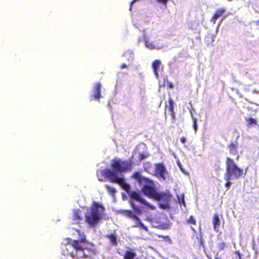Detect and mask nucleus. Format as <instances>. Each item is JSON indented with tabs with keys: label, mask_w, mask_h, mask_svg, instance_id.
<instances>
[{
	"label": "nucleus",
	"mask_w": 259,
	"mask_h": 259,
	"mask_svg": "<svg viewBox=\"0 0 259 259\" xmlns=\"http://www.w3.org/2000/svg\"><path fill=\"white\" fill-rule=\"evenodd\" d=\"M170 115L173 119L176 118L175 114L174 111L170 112Z\"/></svg>",
	"instance_id": "obj_30"
},
{
	"label": "nucleus",
	"mask_w": 259,
	"mask_h": 259,
	"mask_svg": "<svg viewBox=\"0 0 259 259\" xmlns=\"http://www.w3.org/2000/svg\"><path fill=\"white\" fill-rule=\"evenodd\" d=\"M105 188L106 189L107 192L112 196H114L116 193L115 189L111 187L108 185L105 186Z\"/></svg>",
	"instance_id": "obj_20"
},
{
	"label": "nucleus",
	"mask_w": 259,
	"mask_h": 259,
	"mask_svg": "<svg viewBox=\"0 0 259 259\" xmlns=\"http://www.w3.org/2000/svg\"><path fill=\"white\" fill-rule=\"evenodd\" d=\"M162 85H163V86L166 85L167 87L169 89H171L174 87L173 84L171 82H169L168 80L166 78L164 79V82Z\"/></svg>",
	"instance_id": "obj_24"
},
{
	"label": "nucleus",
	"mask_w": 259,
	"mask_h": 259,
	"mask_svg": "<svg viewBox=\"0 0 259 259\" xmlns=\"http://www.w3.org/2000/svg\"><path fill=\"white\" fill-rule=\"evenodd\" d=\"M145 46H146V47H147L148 48H149V49H151V50L155 49H160L162 48V47H155L152 42L149 41V40H145Z\"/></svg>",
	"instance_id": "obj_18"
},
{
	"label": "nucleus",
	"mask_w": 259,
	"mask_h": 259,
	"mask_svg": "<svg viewBox=\"0 0 259 259\" xmlns=\"http://www.w3.org/2000/svg\"><path fill=\"white\" fill-rule=\"evenodd\" d=\"M137 1V0H133V1L131 2V7H130V10H131V9H132V5H133V4L134 3H135V2H136Z\"/></svg>",
	"instance_id": "obj_34"
},
{
	"label": "nucleus",
	"mask_w": 259,
	"mask_h": 259,
	"mask_svg": "<svg viewBox=\"0 0 259 259\" xmlns=\"http://www.w3.org/2000/svg\"><path fill=\"white\" fill-rule=\"evenodd\" d=\"M200 243L202 245V240H201Z\"/></svg>",
	"instance_id": "obj_38"
},
{
	"label": "nucleus",
	"mask_w": 259,
	"mask_h": 259,
	"mask_svg": "<svg viewBox=\"0 0 259 259\" xmlns=\"http://www.w3.org/2000/svg\"><path fill=\"white\" fill-rule=\"evenodd\" d=\"M168 109L169 112L174 111V103L171 99L168 100Z\"/></svg>",
	"instance_id": "obj_23"
},
{
	"label": "nucleus",
	"mask_w": 259,
	"mask_h": 259,
	"mask_svg": "<svg viewBox=\"0 0 259 259\" xmlns=\"http://www.w3.org/2000/svg\"><path fill=\"white\" fill-rule=\"evenodd\" d=\"M214 259H220L218 257H215Z\"/></svg>",
	"instance_id": "obj_36"
},
{
	"label": "nucleus",
	"mask_w": 259,
	"mask_h": 259,
	"mask_svg": "<svg viewBox=\"0 0 259 259\" xmlns=\"http://www.w3.org/2000/svg\"><path fill=\"white\" fill-rule=\"evenodd\" d=\"M180 141H181V143H185L186 142V139L185 137H183L181 138Z\"/></svg>",
	"instance_id": "obj_31"
},
{
	"label": "nucleus",
	"mask_w": 259,
	"mask_h": 259,
	"mask_svg": "<svg viewBox=\"0 0 259 259\" xmlns=\"http://www.w3.org/2000/svg\"><path fill=\"white\" fill-rule=\"evenodd\" d=\"M255 23L259 25V20L255 21Z\"/></svg>",
	"instance_id": "obj_35"
},
{
	"label": "nucleus",
	"mask_w": 259,
	"mask_h": 259,
	"mask_svg": "<svg viewBox=\"0 0 259 259\" xmlns=\"http://www.w3.org/2000/svg\"><path fill=\"white\" fill-rule=\"evenodd\" d=\"M104 211L105 208L102 205L96 202H94L90 208V211L85 214L86 222L92 227L96 226L100 220L102 219Z\"/></svg>",
	"instance_id": "obj_3"
},
{
	"label": "nucleus",
	"mask_w": 259,
	"mask_h": 259,
	"mask_svg": "<svg viewBox=\"0 0 259 259\" xmlns=\"http://www.w3.org/2000/svg\"><path fill=\"white\" fill-rule=\"evenodd\" d=\"M225 9L224 8H220L217 10L212 17L211 18L210 20V22L213 24H215L217 19L225 13Z\"/></svg>",
	"instance_id": "obj_13"
},
{
	"label": "nucleus",
	"mask_w": 259,
	"mask_h": 259,
	"mask_svg": "<svg viewBox=\"0 0 259 259\" xmlns=\"http://www.w3.org/2000/svg\"><path fill=\"white\" fill-rule=\"evenodd\" d=\"M246 121H247V124L249 125L257 124L256 120L253 118H246Z\"/></svg>",
	"instance_id": "obj_22"
},
{
	"label": "nucleus",
	"mask_w": 259,
	"mask_h": 259,
	"mask_svg": "<svg viewBox=\"0 0 259 259\" xmlns=\"http://www.w3.org/2000/svg\"><path fill=\"white\" fill-rule=\"evenodd\" d=\"M107 238L110 240L112 245H116L117 244V236L115 231L110 235H107Z\"/></svg>",
	"instance_id": "obj_17"
},
{
	"label": "nucleus",
	"mask_w": 259,
	"mask_h": 259,
	"mask_svg": "<svg viewBox=\"0 0 259 259\" xmlns=\"http://www.w3.org/2000/svg\"><path fill=\"white\" fill-rule=\"evenodd\" d=\"M127 66L124 63L122 64L120 66V68L122 69L123 68H127Z\"/></svg>",
	"instance_id": "obj_32"
},
{
	"label": "nucleus",
	"mask_w": 259,
	"mask_h": 259,
	"mask_svg": "<svg viewBox=\"0 0 259 259\" xmlns=\"http://www.w3.org/2000/svg\"><path fill=\"white\" fill-rule=\"evenodd\" d=\"M136 256V253L133 249L127 250L123 255V259H134Z\"/></svg>",
	"instance_id": "obj_15"
},
{
	"label": "nucleus",
	"mask_w": 259,
	"mask_h": 259,
	"mask_svg": "<svg viewBox=\"0 0 259 259\" xmlns=\"http://www.w3.org/2000/svg\"><path fill=\"white\" fill-rule=\"evenodd\" d=\"M97 175L98 179L100 182H104L108 178L110 182L119 184L128 193L130 198V204L133 210L120 209L118 212L134 221V227H139L148 231L147 227L141 222L138 215L141 214L143 211H146L145 208H149L151 210H155L156 207L150 204L143 198L139 192L135 191H131V187L125 182L123 175H121L119 176L116 171L111 170L108 168L98 170Z\"/></svg>",
	"instance_id": "obj_1"
},
{
	"label": "nucleus",
	"mask_w": 259,
	"mask_h": 259,
	"mask_svg": "<svg viewBox=\"0 0 259 259\" xmlns=\"http://www.w3.org/2000/svg\"><path fill=\"white\" fill-rule=\"evenodd\" d=\"M187 222L189 224H192L195 226L196 225V223H197L195 218L193 215L190 216L189 219L187 220Z\"/></svg>",
	"instance_id": "obj_21"
},
{
	"label": "nucleus",
	"mask_w": 259,
	"mask_h": 259,
	"mask_svg": "<svg viewBox=\"0 0 259 259\" xmlns=\"http://www.w3.org/2000/svg\"><path fill=\"white\" fill-rule=\"evenodd\" d=\"M178 198L180 203H182L184 205H185V202L184 200V196L183 194L181 197L178 196Z\"/></svg>",
	"instance_id": "obj_26"
},
{
	"label": "nucleus",
	"mask_w": 259,
	"mask_h": 259,
	"mask_svg": "<svg viewBox=\"0 0 259 259\" xmlns=\"http://www.w3.org/2000/svg\"><path fill=\"white\" fill-rule=\"evenodd\" d=\"M155 173L157 177L163 180H166L168 177V172L162 163H158L155 164Z\"/></svg>",
	"instance_id": "obj_8"
},
{
	"label": "nucleus",
	"mask_w": 259,
	"mask_h": 259,
	"mask_svg": "<svg viewBox=\"0 0 259 259\" xmlns=\"http://www.w3.org/2000/svg\"><path fill=\"white\" fill-rule=\"evenodd\" d=\"M73 224H79L82 221L81 211L79 209H74L72 214Z\"/></svg>",
	"instance_id": "obj_11"
},
{
	"label": "nucleus",
	"mask_w": 259,
	"mask_h": 259,
	"mask_svg": "<svg viewBox=\"0 0 259 259\" xmlns=\"http://www.w3.org/2000/svg\"><path fill=\"white\" fill-rule=\"evenodd\" d=\"M101 89V83L99 82L96 83L93 90V94L91 96V100H99L102 97Z\"/></svg>",
	"instance_id": "obj_9"
},
{
	"label": "nucleus",
	"mask_w": 259,
	"mask_h": 259,
	"mask_svg": "<svg viewBox=\"0 0 259 259\" xmlns=\"http://www.w3.org/2000/svg\"><path fill=\"white\" fill-rule=\"evenodd\" d=\"M170 197L171 195L169 193L158 192L154 199L161 201L162 203L160 204V207L162 208H166L169 206Z\"/></svg>",
	"instance_id": "obj_7"
},
{
	"label": "nucleus",
	"mask_w": 259,
	"mask_h": 259,
	"mask_svg": "<svg viewBox=\"0 0 259 259\" xmlns=\"http://www.w3.org/2000/svg\"><path fill=\"white\" fill-rule=\"evenodd\" d=\"M146 156L144 154H141L139 156V159L140 160H143L146 158Z\"/></svg>",
	"instance_id": "obj_29"
},
{
	"label": "nucleus",
	"mask_w": 259,
	"mask_h": 259,
	"mask_svg": "<svg viewBox=\"0 0 259 259\" xmlns=\"http://www.w3.org/2000/svg\"><path fill=\"white\" fill-rule=\"evenodd\" d=\"M218 248L220 250H224L226 247V244L224 242H220L218 245Z\"/></svg>",
	"instance_id": "obj_25"
},
{
	"label": "nucleus",
	"mask_w": 259,
	"mask_h": 259,
	"mask_svg": "<svg viewBox=\"0 0 259 259\" xmlns=\"http://www.w3.org/2000/svg\"><path fill=\"white\" fill-rule=\"evenodd\" d=\"M237 142L236 141L235 143H231L228 145V148L229 150L230 153L232 155L237 154Z\"/></svg>",
	"instance_id": "obj_14"
},
{
	"label": "nucleus",
	"mask_w": 259,
	"mask_h": 259,
	"mask_svg": "<svg viewBox=\"0 0 259 259\" xmlns=\"http://www.w3.org/2000/svg\"><path fill=\"white\" fill-rule=\"evenodd\" d=\"M132 177L135 179L140 184L149 182V179L142 177L140 171H136L132 175Z\"/></svg>",
	"instance_id": "obj_12"
},
{
	"label": "nucleus",
	"mask_w": 259,
	"mask_h": 259,
	"mask_svg": "<svg viewBox=\"0 0 259 259\" xmlns=\"http://www.w3.org/2000/svg\"><path fill=\"white\" fill-rule=\"evenodd\" d=\"M226 170L225 174V180L229 181L234 178L238 179L242 176L243 170L237 166L234 161L229 157L226 159Z\"/></svg>",
	"instance_id": "obj_4"
},
{
	"label": "nucleus",
	"mask_w": 259,
	"mask_h": 259,
	"mask_svg": "<svg viewBox=\"0 0 259 259\" xmlns=\"http://www.w3.org/2000/svg\"><path fill=\"white\" fill-rule=\"evenodd\" d=\"M191 228L193 231H195L194 229L193 228V227L191 226Z\"/></svg>",
	"instance_id": "obj_37"
},
{
	"label": "nucleus",
	"mask_w": 259,
	"mask_h": 259,
	"mask_svg": "<svg viewBox=\"0 0 259 259\" xmlns=\"http://www.w3.org/2000/svg\"><path fill=\"white\" fill-rule=\"evenodd\" d=\"M193 128L196 131L197 130V123H196V119L194 118L193 119Z\"/></svg>",
	"instance_id": "obj_28"
},
{
	"label": "nucleus",
	"mask_w": 259,
	"mask_h": 259,
	"mask_svg": "<svg viewBox=\"0 0 259 259\" xmlns=\"http://www.w3.org/2000/svg\"><path fill=\"white\" fill-rule=\"evenodd\" d=\"M133 167V162L132 159L122 160L120 159H113L111 161V167L112 170L116 171L118 175L119 172L125 173L131 171Z\"/></svg>",
	"instance_id": "obj_5"
},
{
	"label": "nucleus",
	"mask_w": 259,
	"mask_h": 259,
	"mask_svg": "<svg viewBox=\"0 0 259 259\" xmlns=\"http://www.w3.org/2000/svg\"><path fill=\"white\" fill-rule=\"evenodd\" d=\"M235 259H241V254L239 250L235 251Z\"/></svg>",
	"instance_id": "obj_27"
},
{
	"label": "nucleus",
	"mask_w": 259,
	"mask_h": 259,
	"mask_svg": "<svg viewBox=\"0 0 259 259\" xmlns=\"http://www.w3.org/2000/svg\"><path fill=\"white\" fill-rule=\"evenodd\" d=\"M149 182L142 184L143 186L141 189V191L148 198L155 199L158 192L155 188L153 182L149 179Z\"/></svg>",
	"instance_id": "obj_6"
},
{
	"label": "nucleus",
	"mask_w": 259,
	"mask_h": 259,
	"mask_svg": "<svg viewBox=\"0 0 259 259\" xmlns=\"http://www.w3.org/2000/svg\"><path fill=\"white\" fill-rule=\"evenodd\" d=\"M170 226V224L169 223H159L157 227L161 229H168Z\"/></svg>",
	"instance_id": "obj_19"
},
{
	"label": "nucleus",
	"mask_w": 259,
	"mask_h": 259,
	"mask_svg": "<svg viewBox=\"0 0 259 259\" xmlns=\"http://www.w3.org/2000/svg\"><path fill=\"white\" fill-rule=\"evenodd\" d=\"M221 221L218 214H215L212 219L213 229L215 231H218L220 226Z\"/></svg>",
	"instance_id": "obj_16"
},
{
	"label": "nucleus",
	"mask_w": 259,
	"mask_h": 259,
	"mask_svg": "<svg viewBox=\"0 0 259 259\" xmlns=\"http://www.w3.org/2000/svg\"><path fill=\"white\" fill-rule=\"evenodd\" d=\"M152 67L156 77L157 78H158L159 72H162L163 70V66H162L161 62L160 61V60H154L152 63Z\"/></svg>",
	"instance_id": "obj_10"
},
{
	"label": "nucleus",
	"mask_w": 259,
	"mask_h": 259,
	"mask_svg": "<svg viewBox=\"0 0 259 259\" xmlns=\"http://www.w3.org/2000/svg\"><path fill=\"white\" fill-rule=\"evenodd\" d=\"M75 230L78 233L79 235V239H72L67 238L65 240L67 241L66 245H70L75 250L76 253L71 251L69 252L68 249L63 250V254L65 255H69L72 258L78 259L79 257L77 254L78 251H82V257L87 258L91 257L92 255H95L97 252V250L95 248H92L85 246L88 244V241L84 233L80 230L75 229Z\"/></svg>",
	"instance_id": "obj_2"
},
{
	"label": "nucleus",
	"mask_w": 259,
	"mask_h": 259,
	"mask_svg": "<svg viewBox=\"0 0 259 259\" xmlns=\"http://www.w3.org/2000/svg\"><path fill=\"white\" fill-rule=\"evenodd\" d=\"M231 185V183L229 182V181H227V182L226 183V186L227 187H230Z\"/></svg>",
	"instance_id": "obj_33"
}]
</instances>
